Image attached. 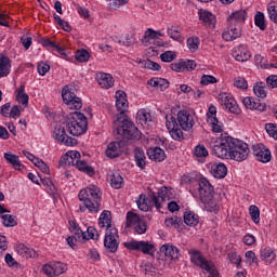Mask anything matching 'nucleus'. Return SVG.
Returning a JSON list of instances; mask_svg holds the SVG:
<instances>
[{"mask_svg": "<svg viewBox=\"0 0 277 277\" xmlns=\"http://www.w3.org/2000/svg\"><path fill=\"white\" fill-rule=\"evenodd\" d=\"M166 120V127L171 133L172 138L177 140L179 142L183 140V131H190V129H194V124H196L194 116H192L187 110H180L177 113V122L176 118L172 115H167Z\"/></svg>", "mask_w": 277, "mask_h": 277, "instance_id": "1", "label": "nucleus"}, {"mask_svg": "<svg viewBox=\"0 0 277 277\" xmlns=\"http://www.w3.org/2000/svg\"><path fill=\"white\" fill-rule=\"evenodd\" d=\"M103 194L101 188L95 185H90L79 192L78 198L82 205L79 206L80 213H98L101 211V200Z\"/></svg>", "mask_w": 277, "mask_h": 277, "instance_id": "2", "label": "nucleus"}, {"mask_svg": "<svg viewBox=\"0 0 277 277\" xmlns=\"http://www.w3.org/2000/svg\"><path fill=\"white\" fill-rule=\"evenodd\" d=\"M248 19V11L240 9L230 13L227 17V30L222 34L223 40L233 42L237 38H241V26L246 25Z\"/></svg>", "mask_w": 277, "mask_h": 277, "instance_id": "3", "label": "nucleus"}, {"mask_svg": "<svg viewBox=\"0 0 277 277\" xmlns=\"http://www.w3.org/2000/svg\"><path fill=\"white\" fill-rule=\"evenodd\" d=\"M114 133L123 140H142V132L127 117H117L114 120Z\"/></svg>", "mask_w": 277, "mask_h": 277, "instance_id": "4", "label": "nucleus"}, {"mask_svg": "<svg viewBox=\"0 0 277 277\" xmlns=\"http://www.w3.org/2000/svg\"><path fill=\"white\" fill-rule=\"evenodd\" d=\"M198 185L199 198L205 205L207 211H209L210 213H217V211H220V207L217 206V202H215V199H213V194H215V189L213 188V185H211V182H209L207 177H201L198 181Z\"/></svg>", "mask_w": 277, "mask_h": 277, "instance_id": "5", "label": "nucleus"}, {"mask_svg": "<svg viewBox=\"0 0 277 277\" xmlns=\"http://www.w3.org/2000/svg\"><path fill=\"white\" fill-rule=\"evenodd\" d=\"M166 198H168V187L160 188L158 195L151 193L150 198H148L146 195H140L136 203L140 211H150V209H153V205L156 207L157 211H161L163 208V202H166Z\"/></svg>", "mask_w": 277, "mask_h": 277, "instance_id": "6", "label": "nucleus"}, {"mask_svg": "<svg viewBox=\"0 0 277 277\" xmlns=\"http://www.w3.org/2000/svg\"><path fill=\"white\" fill-rule=\"evenodd\" d=\"M65 127L70 135L79 137L88 131V117L83 113L74 111L67 116Z\"/></svg>", "mask_w": 277, "mask_h": 277, "instance_id": "7", "label": "nucleus"}, {"mask_svg": "<svg viewBox=\"0 0 277 277\" xmlns=\"http://www.w3.org/2000/svg\"><path fill=\"white\" fill-rule=\"evenodd\" d=\"M233 146V137L229 136L228 133H224L221 134L216 144L212 146V151L219 159H230Z\"/></svg>", "mask_w": 277, "mask_h": 277, "instance_id": "8", "label": "nucleus"}, {"mask_svg": "<svg viewBox=\"0 0 277 277\" xmlns=\"http://www.w3.org/2000/svg\"><path fill=\"white\" fill-rule=\"evenodd\" d=\"M232 144L229 159H234V161H246L250 155V147H248L247 143L233 137Z\"/></svg>", "mask_w": 277, "mask_h": 277, "instance_id": "9", "label": "nucleus"}, {"mask_svg": "<svg viewBox=\"0 0 277 277\" xmlns=\"http://www.w3.org/2000/svg\"><path fill=\"white\" fill-rule=\"evenodd\" d=\"M62 98L66 105H71L70 109H81L83 107V103L77 97V88L72 84H68L63 89Z\"/></svg>", "mask_w": 277, "mask_h": 277, "instance_id": "10", "label": "nucleus"}, {"mask_svg": "<svg viewBox=\"0 0 277 277\" xmlns=\"http://www.w3.org/2000/svg\"><path fill=\"white\" fill-rule=\"evenodd\" d=\"M124 248H127V250H134L135 252H143V254H149V256L155 254V245L144 240L124 242Z\"/></svg>", "mask_w": 277, "mask_h": 277, "instance_id": "11", "label": "nucleus"}, {"mask_svg": "<svg viewBox=\"0 0 277 277\" xmlns=\"http://www.w3.org/2000/svg\"><path fill=\"white\" fill-rule=\"evenodd\" d=\"M120 236L118 235V228L113 227L105 233L104 238V248L108 252L115 253L118 252V246H120V242H118V239Z\"/></svg>", "mask_w": 277, "mask_h": 277, "instance_id": "12", "label": "nucleus"}, {"mask_svg": "<svg viewBox=\"0 0 277 277\" xmlns=\"http://www.w3.org/2000/svg\"><path fill=\"white\" fill-rule=\"evenodd\" d=\"M66 126L58 124L54 128L53 137L64 146H76L77 140L66 134Z\"/></svg>", "mask_w": 277, "mask_h": 277, "instance_id": "13", "label": "nucleus"}, {"mask_svg": "<svg viewBox=\"0 0 277 277\" xmlns=\"http://www.w3.org/2000/svg\"><path fill=\"white\" fill-rule=\"evenodd\" d=\"M207 122L210 124L213 133H222L224 123L217 119V108L211 105L207 113Z\"/></svg>", "mask_w": 277, "mask_h": 277, "instance_id": "14", "label": "nucleus"}, {"mask_svg": "<svg viewBox=\"0 0 277 277\" xmlns=\"http://www.w3.org/2000/svg\"><path fill=\"white\" fill-rule=\"evenodd\" d=\"M219 101L221 105L226 107L230 114H235L236 116H239L241 114V109L239 108V105H237V101H235V97L228 93H221L219 95Z\"/></svg>", "mask_w": 277, "mask_h": 277, "instance_id": "15", "label": "nucleus"}, {"mask_svg": "<svg viewBox=\"0 0 277 277\" xmlns=\"http://www.w3.org/2000/svg\"><path fill=\"white\" fill-rule=\"evenodd\" d=\"M116 107L119 114L116 116L117 118H127L124 114L129 111V101L127 100V93L124 91L116 92Z\"/></svg>", "mask_w": 277, "mask_h": 277, "instance_id": "16", "label": "nucleus"}, {"mask_svg": "<svg viewBox=\"0 0 277 277\" xmlns=\"http://www.w3.org/2000/svg\"><path fill=\"white\" fill-rule=\"evenodd\" d=\"M253 155L262 163H269L272 161V151L265 148L264 145H253Z\"/></svg>", "mask_w": 277, "mask_h": 277, "instance_id": "17", "label": "nucleus"}, {"mask_svg": "<svg viewBox=\"0 0 277 277\" xmlns=\"http://www.w3.org/2000/svg\"><path fill=\"white\" fill-rule=\"evenodd\" d=\"M232 55L236 62H248V60L252 57V54L246 44H240L234 49Z\"/></svg>", "mask_w": 277, "mask_h": 277, "instance_id": "18", "label": "nucleus"}, {"mask_svg": "<svg viewBox=\"0 0 277 277\" xmlns=\"http://www.w3.org/2000/svg\"><path fill=\"white\" fill-rule=\"evenodd\" d=\"M199 21L202 22V25L205 27H208L209 29H215V23H217V19L215 18V15L213 13L207 11V10H199Z\"/></svg>", "mask_w": 277, "mask_h": 277, "instance_id": "19", "label": "nucleus"}, {"mask_svg": "<svg viewBox=\"0 0 277 277\" xmlns=\"http://www.w3.org/2000/svg\"><path fill=\"white\" fill-rule=\"evenodd\" d=\"M190 261L194 263V265H197L198 267H201V269H210L211 266L209 265V261L203 258L202 253L198 250H190Z\"/></svg>", "mask_w": 277, "mask_h": 277, "instance_id": "20", "label": "nucleus"}, {"mask_svg": "<svg viewBox=\"0 0 277 277\" xmlns=\"http://www.w3.org/2000/svg\"><path fill=\"white\" fill-rule=\"evenodd\" d=\"M161 254H164L171 261H179V256H181V252L179 248L172 243H164L160 247Z\"/></svg>", "mask_w": 277, "mask_h": 277, "instance_id": "21", "label": "nucleus"}, {"mask_svg": "<svg viewBox=\"0 0 277 277\" xmlns=\"http://www.w3.org/2000/svg\"><path fill=\"white\" fill-rule=\"evenodd\" d=\"M242 103L247 109H255L256 111H265L267 109V105L259 98L245 97Z\"/></svg>", "mask_w": 277, "mask_h": 277, "instance_id": "22", "label": "nucleus"}, {"mask_svg": "<svg viewBox=\"0 0 277 277\" xmlns=\"http://www.w3.org/2000/svg\"><path fill=\"white\" fill-rule=\"evenodd\" d=\"M16 253L23 259H38V252L25 243H18L15 247Z\"/></svg>", "mask_w": 277, "mask_h": 277, "instance_id": "23", "label": "nucleus"}, {"mask_svg": "<svg viewBox=\"0 0 277 277\" xmlns=\"http://www.w3.org/2000/svg\"><path fill=\"white\" fill-rule=\"evenodd\" d=\"M96 81L101 88L105 90H109V88H114V77L110 74L98 72L96 75Z\"/></svg>", "mask_w": 277, "mask_h": 277, "instance_id": "24", "label": "nucleus"}, {"mask_svg": "<svg viewBox=\"0 0 277 277\" xmlns=\"http://www.w3.org/2000/svg\"><path fill=\"white\" fill-rule=\"evenodd\" d=\"M120 148H122V141L109 143L106 149V156L109 157V159L120 157V154L122 153V149Z\"/></svg>", "mask_w": 277, "mask_h": 277, "instance_id": "25", "label": "nucleus"}, {"mask_svg": "<svg viewBox=\"0 0 277 277\" xmlns=\"http://www.w3.org/2000/svg\"><path fill=\"white\" fill-rule=\"evenodd\" d=\"M210 172L212 176H214V179H224V176L228 174V169L226 168V164L222 162H214L213 164H211Z\"/></svg>", "mask_w": 277, "mask_h": 277, "instance_id": "26", "label": "nucleus"}, {"mask_svg": "<svg viewBox=\"0 0 277 277\" xmlns=\"http://www.w3.org/2000/svg\"><path fill=\"white\" fill-rule=\"evenodd\" d=\"M147 156L153 161H164L166 160V151L161 149V147H150L147 149Z\"/></svg>", "mask_w": 277, "mask_h": 277, "instance_id": "27", "label": "nucleus"}, {"mask_svg": "<svg viewBox=\"0 0 277 277\" xmlns=\"http://www.w3.org/2000/svg\"><path fill=\"white\" fill-rule=\"evenodd\" d=\"M147 84L156 88V90H160V92H163L170 88V81L164 78H151L147 81Z\"/></svg>", "mask_w": 277, "mask_h": 277, "instance_id": "28", "label": "nucleus"}, {"mask_svg": "<svg viewBox=\"0 0 277 277\" xmlns=\"http://www.w3.org/2000/svg\"><path fill=\"white\" fill-rule=\"evenodd\" d=\"M100 228H106V230H110L111 227V212L109 210H104L98 220Z\"/></svg>", "mask_w": 277, "mask_h": 277, "instance_id": "29", "label": "nucleus"}, {"mask_svg": "<svg viewBox=\"0 0 277 277\" xmlns=\"http://www.w3.org/2000/svg\"><path fill=\"white\" fill-rule=\"evenodd\" d=\"M134 161L141 170H144L146 168V154L144 153V149L142 147H136L134 149Z\"/></svg>", "mask_w": 277, "mask_h": 277, "instance_id": "30", "label": "nucleus"}, {"mask_svg": "<svg viewBox=\"0 0 277 277\" xmlns=\"http://www.w3.org/2000/svg\"><path fill=\"white\" fill-rule=\"evenodd\" d=\"M260 259L264 263H274L276 261V252L269 247H266L260 251Z\"/></svg>", "mask_w": 277, "mask_h": 277, "instance_id": "31", "label": "nucleus"}, {"mask_svg": "<svg viewBox=\"0 0 277 277\" xmlns=\"http://www.w3.org/2000/svg\"><path fill=\"white\" fill-rule=\"evenodd\" d=\"M136 122L137 124H141V127H146L148 122H153L150 113L146 109H140L136 114Z\"/></svg>", "mask_w": 277, "mask_h": 277, "instance_id": "32", "label": "nucleus"}, {"mask_svg": "<svg viewBox=\"0 0 277 277\" xmlns=\"http://www.w3.org/2000/svg\"><path fill=\"white\" fill-rule=\"evenodd\" d=\"M75 166L77 170L83 172L84 174H88V176H94L95 174L94 167L88 164V162L84 160L76 161Z\"/></svg>", "mask_w": 277, "mask_h": 277, "instance_id": "33", "label": "nucleus"}, {"mask_svg": "<svg viewBox=\"0 0 277 277\" xmlns=\"http://www.w3.org/2000/svg\"><path fill=\"white\" fill-rule=\"evenodd\" d=\"M10 68H12L10 57L0 56V79L1 77H8V75H10Z\"/></svg>", "mask_w": 277, "mask_h": 277, "instance_id": "34", "label": "nucleus"}, {"mask_svg": "<svg viewBox=\"0 0 277 277\" xmlns=\"http://www.w3.org/2000/svg\"><path fill=\"white\" fill-rule=\"evenodd\" d=\"M16 92V101L21 103V105H24V107H27V105H29V95L25 93V85H21Z\"/></svg>", "mask_w": 277, "mask_h": 277, "instance_id": "35", "label": "nucleus"}, {"mask_svg": "<svg viewBox=\"0 0 277 277\" xmlns=\"http://www.w3.org/2000/svg\"><path fill=\"white\" fill-rule=\"evenodd\" d=\"M110 186L114 187V189H122V185L124 184V179L120 176V173L115 172L110 174Z\"/></svg>", "mask_w": 277, "mask_h": 277, "instance_id": "36", "label": "nucleus"}, {"mask_svg": "<svg viewBox=\"0 0 277 277\" xmlns=\"http://www.w3.org/2000/svg\"><path fill=\"white\" fill-rule=\"evenodd\" d=\"M4 159L8 161V163H11V166H13V168L16 170H21V168H23V163H21L18 156L14 154H4Z\"/></svg>", "mask_w": 277, "mask_h": 277, "instance_id": "37", "label": "nucleus"}, {"mask_svg": "<svg viewBox=\"0 0 277 277\" xmlns=\"http://www.w3.org/2000/svg\"><path fill=\"white\" fill-rule=\"evenodd\" d=\"M98 237H101V235L98 234V230H96V228L94 227H88L87 232L82 233V239L84 241H89V239H94L95 241H98Z\"/></svg>", "mask_w": 277, "mask_h": 277, "instance_id": "38", "label": "nucleus"}, {"mask_svg": "<svg viewBox=\"0 0 277 277\" xmlns=\"http://www.w3.org/2000/svg\"><path fill=\"white\" fill-rule=\"evenodd\" d=\"M184 222L187 224V226H198V222H200V219L198 214L194 212H188L184 214Z\"/></svg>", "mask_w": 277, "mask_h": 277, "instance_id": "39", "label": "nucleus"}, {"mask_svg": "<svg viewBox=\"0 0 277 277\" xmlns=\"http://www.w3.org/2000/svg\"><path fill=\"white\" fill-rule=\"evenodd\" d=\"M255 26L261 29V31H265L267 29V24H265V14L263 12L258 11L254 16Z\"/></svg>", "mask_w": 277, "mask_h": 277, "instance_id": "40", "label": "nucleus"}, {"mask_svg": "<svg viewBox=\"0 0 277 277\" xmlns=\"http://www.w3.org/2000/svg\"><path fill=\"white\" fill-rule=\"evenodd\" d=\"M141 221L142 219H140V215H137V213L129 211L127 213L126 226L127 228L135 226Z\"/></svg>", "mask_w": 277, "mask_h": 277, "instance_id": "41", "label": "nucleus"}, {"mask_svg": "<svg viewBox=\"0 0 277 277\" xmlns=\"http://www.w3.org/2000/svg\"><path fill=\"white\" fill-rule=\"evenodd\" d=\"M269 19L277 25V2L272 1L267 4Z\"/></svg>", "mask_w": 277, "mask_h": 277, "instance_id": "42", "label": "nucleus"}, {"mask_svg": "<svg viewBox=\"0 0 277 277\" xmlns=\"http://www.w3.org/2000/svg\"><path fill=\"white\" fill-rule=\"evenodd\" d=\"M157 38V31L154 30L153 28H148L145 34L144 37L142 39V42L145 47H148V44H150V40H156Z\"/></svg>", "mask_w": 277, "mask_h": 277, "instance_id": "43", "label": "nucleus"}, {"mask_svg": "<svg viewBox=\"0 0 277 277\" xmlns=\"http://www.w3.org/2000/svg\"><path fill=\"white\" fill-rule=\"evenodd\" d=\"M167 34L168 36L172 39V40H175L176 42H181V31L179 29V26H170L168 29H167Z\"/></svg>", "mask_w": 277, "mask_h": 277, "instance_id": "44", "label": "nucleus"}, {"mask_svg": "<svg viewBox=\"0 0 277 277\" xmlns=\"http://www.w3.org/2000/svg\"><path fill=\"white\" fill-rule=\"evenodd\" d=\"M253 92L258 98H265L267 96V92H265V83L264 82H258L253 87Z\"/></svg>", "mask_w": 277, "mask_h": 277, "instance_id": "45", "label": "nucleus"}, {"mask_svg": "<svg viewBox=\"0 0 277 277\" xmlns=\"http://www.w3.org/2000/svg\"><path fill=\"white\" fill-rule=\"evenodd\" d=\"M69 230L75 234L77 239L83 237V230L79 227V224L75 221H69Z\"/></svg>", "mask_w": 277, "mask_h": 277, "instance_id": "46", "label": "nucleus"}, {"mask_svg": "<svg viewBox=\"0 0 277 277\" xmlns=\"http://www.w3.org/2000/svg\"><path fill=\"white\" fill-rule=\"evenodd\" d=\"M1 220H2L3 226H6V227L16 226V224H18V222H16V216L11 214L1 215Z\"/></svg>", "mask_w": 277, "mask_h": 277, "instance_id": "47", "label": "nucleus"}, {"mask_svg": "<svg viewBox=\"0 0 277 277\" xmlns=\"http://www.w3.org/2000/svg\"><path fill=\"white\" fill-rule=\"evenodd\" d=\"M187 47L192 53H196L200 47V39L198 37H190L187 39Z\"/></svg>", "mask_w": 277, "mask_h": 277, "instance_id": "48", "label": "nucleus"}, {"mask_svg": "<svg viewBox=\"0 0 277 277\" xmlns=\"http://www.w3.org/2000/svg\"><path fill=\"white\" fill-rule=\"evenodd\" d=\"M249 213L254 224H259V222H261V210H259V207L250 206Z\"/></svg>", "mask_w": 277, "mask_h": 277, "instance_id": "49", "label": "nucleus"}, {"mask_svg": "<svg viewBox=\"0 0 277 277\" xmlns=\"http://www.w3.org/2000/svg\"><path fill=\"white\" fill-rule=\"evenodd\" d=\"M77 62H90V52L85 49L78 50L75 55Z\"/></svg>", "mask_w": 277, "mask_h": 277, "instance_id": "50", "label": "nucleus"}, {"mask_svg": "<svg viewBox=\"0 0 277 277\" xmlns=\"http://www.w3.org/2000/svg\"><path fill=\"white\" fill-rule=\"evenodd\" d=\"M124 38L126 41L119 40V44H123V47H133V44H137V39H135V35L127 34Z\"/></svg>", "mask_w": 277, "mask_h": 277, "instance_id": "51", "label": "nucleus"}, {"mask_svg": "<svg viewBox=\"0 0 277 277\" xmlns=\"http://www.w3.org/2000/svg\"><path fill=\"white\" fill-rule=\"evenodd\" d=\"M170 68L175 72H185V60L181 58L179 62L172 63Z\"/></svg>", "mask_w": 277, "mask_h": 277, "instance_id": "52", "label": "nucleus"}, {"mask_svg": "<svg viewBox=\"0 0 277 277\" xmlns=\"http://www.w3.org/2000/svg\"><path fill=\"white\" fill-rule=\"evenodd\" d=\"M54 267L55 276H62L68 269V266L65 263L56 262L52 265Z\"/></svg>", "mask_w": 277, "mask_h": 277, "instance_id": "53", "label": "nucleus"}, {"mask_svg": "<svg viewBox=\"0 0 277 277\" xmlns=\"http://www.w3.org/2000/svg\"><path fill=\"white\" fill-rule=\"evenodd\" d=\"M181 222H183V219L179 216H173L164 220V225L170 227V226H175V228H179L181 226Z\"/></svg>", "mask_w": 277, "mask_h": 277, "instance_id": "54", "label": "nucleus"}, {"mask_svg": "<svg viewBox=\"0 0 277 277\" xmlns=\"http://www.w3.org/2000/svg\"><path fill=\"white\" fill-rule=\"evenodd\" d=\"M265 130H266V133H268L269 137H273V140H277V124L276 123H266Z\"/></svg>", "mask_w": 277, "mask_h": 277, "instance_id": "55", "label": "nucleus"}, {"mask_svg": "<svg viewBox=\"0 0 277 277\" xmlns=\"http://www.w3.org/2000/svg\"><path fill=\"white\" fill-rule=\"evenodd\" d=\"M133 227H134V233H136V235H144V233H146V230L148 229L146 222H144L143 220H141V222L136 223L135 225H133Z\"/></svg>", "mask_w": 277, "mask_h": 277, "instance_id": "56", "label": "nucleus"}, {"mask_svg": "<svg viewBox=\"0 0 277 277\" xmlns=\"http://www.w3.org/2000/svg\"><path fill=\"white\" fill-rule=\"evenodd\" d=\"M58 164L63 168H66V166H75V160L72 157H69L68 154H65L63 157H61Z\"/></svg>", "mask_w": 277, "mask_h": 277, "instance_id": "57", "label": "nucleus"}, {"mask_svg": "<svg viewBox=\"0 0 277 277\" xmlns=\"http://www.w3.org/2000/svg\"><path fill=\"white\" fill-rule=\"evenodd\" d=\"M195 157H209V150L205 145H197L194 150Z\"/></svg>", "mask_w": 277, "mask_h": 277, "instance_id": "58", "label": "nucleus"}, {"mask_svg": "<svg viewBox=\"0 0 277 277\" xmlns=\"http://www.w3.org/2000/svg\"><path fill=\"white\" fill-rule=\"evenodd\" d=\"M235 88H239V90H248V81L243 77H237L234 81Z\"/></svg>", "mask_w": 277, "mask_h": 277, "instance_id": "59", "label": "nucleus"}, {"mask_svg": "<svg viewBox=\"0 0 277 277\" xmlns=\"http://www.w3.org/2000/svg\"><path fill=\"white\" fill-rule=\"evenodd\" d=\"M37 70L41 77H44L47 72L51 70V65H49L48 63L41 62L38 64Z\"/></svg>", "mask_w": 277, "mask_h": 277, "instance_id": "60", "label": "nucleus"}, {"mask_svg": "<svg viewBox=\"0 0 277 277\" xmlns=\"http://www.w3.org/2000/svg\"><path fill=\"white\" fill-rule=\"evenodd\" d=\"M230 263H234L236 267L239 269L241 267V256H239L236 252H230L227 254Z\"/></svg>", "mask_w": 277, "mask_h": 277, "instance_id": "61", "label": "nucleus"}, {"mask_svg": "<svg viewBox=\"0 0 277 277\" xmlns=\"http://www.w3.org/2000/svg\"><path fill=\"white\" fill-rule=\"evenodd\" d=\"M160 60L161 62L167 63L174 62V60H176V54H174L172 51H167L160 55Z\"/></svg>", "mask_w": 277, "mask_h": 277, "instance_id": "62", "label": "nucleus"}, {"mask_svg": "<svg viewBox=\"0 0 277 277\" xmlns=\"http://www.w3.org/2000/svg\"><path fill=\"white\" fill-rule=\"evenodd\" d=\"M141 272L145 275L153 274V272H155V266L150 262H143L141 264Z\"/></svg>", "mask_w": 277, "mask_h": 277, "instance_id": "63", "label": "nucleus"}, {"mask_svg": "<svg viewBox=\"0 0 277 277\" xmlns=\"http://www.w3.org/2000/svg\"><path fill=\"white\" fill-rule=\"evenodd\" d=\"M209 83H217V79L211 75H202L200 84L201 85H209Z\"/></svg>", "mask_w": 277, "mask_h": 277, "instance_id": "64", "label": "nucleus"}]
</instances>
